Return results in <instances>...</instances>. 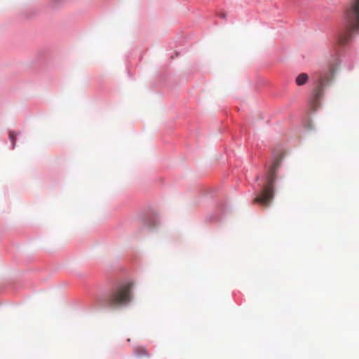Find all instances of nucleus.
I'll use <instances>...</instances> for the list:
<instances>
[{"instance_id": "1", "label": "nucleus", "mask_w": 359, "mask_h": 359, "mask_svg": "<svg viewBox=\"0 0 359 359\" xmlns=\"http://www.w3.org/2000/svg\"><path fill=\"white\" fill-rule=\"evenodd\" d=\"M136 281L134 272L121 266L109 279V287L103 290L94 299V306L97 309L126 307L133 299Z\"/></svg>"}, {"instance_id": "2", "label": "nucleus", "mask_w": 359, "mask_h": 359, "mask_svg": "<svg viewBox=\"0 0 359 359\" xmlns=\"http://www.w3.org/2000/svg\"><path fill=\"white\" fill-rule=\"evenodd\" d=\"M345 28L340 31L337 41L340 46L348 44L353 34L359 31V0H352L344 14Z\"/></svg>"}, {"instance_id": "3", "label": "nucleus", "mask_w": 359, "mask_h": 359, "mask_svg": "<svg viewBox=\"0 0 359 359\" xmlns=\"http://www.w3.org/2000/svg\"><path fill=\"white\" fill-rule=\"evenodd\" d=\"M280 156L276 158L273 161L267 173L266 183L260 194L255 198V202L260 203L265 207L269 205L273 198V184L276 180V171L280 166Z\"/></svg>"}, {"instance_id": "4", "label": "nucleus", "mask_w": 359, "mask_h": 359, "mask_svg": "<svg viewBox=\"0 0 359 359\" xmlns=\"http://www.w3.org/2000/svg\"><path fill=\"white\" fill-rule=\"evenodd\" d=\"M204 197L213 200L212 210L206 215L205 221L209 223L220 224L222 222L224 212V201L222 198L218 197V190L216 188H205L203 191Z\"/></svg>"}, {"instance_id": "5", "label": "nucleus", "mask_w": 359, "mask_h": 359, "mask_svg": "<svg viewBox=\"0 0 359 359\" xmlns=\"http://www.w3.org/2000/svg\"><path fill=\"white\" fill-rule=\"evenodd\" d=\"M334 72L330 70L327 73L319 75L316 87L313 91L312 97L310 100V106L313 110H316L320 104V100L323 96V90L333 79Z\"/></svg>"}, {"instance_id": "6", "label": "nucleus", "mask_w": 359, "mask_h": 359, "mask_svg": "<svg viewBox=\"0 0 359 359\" xmlns=\"http://www.w3.org/2000/svg\"><path fill=\"white\" fill-rule=\"evenodd\" d=\"M138 219L144 226L149 230L157 229L161 224V219L158 212L151 207L144 209L140 213Z\"/></svg>"}, {"instance_id": "7", "label": "nucleus", "mask_w": 359, "mask_h": 359, "mask_svg": "<svg viewBox=\"0 0 359 359\" xmlns=\"http://www.w3.org/2000/svg\"><path fill=\"white\" fill-rule=\"evenodd\" d=\"M133 354L135 357L138 358H141L143 356H150L145 347H135L133 350Z\"/></svg>"}, {"instance_id": "8", "label": "nucleus", "mask_w": 359, "mask_h": 359, "mask_svg": "<svg viewBox=\"0 0 359 359\" xmlns=\"http://www.w3.org/2000/svg\"><path fill=\"white\" fill-rule=\"evenodd\" d=\"M22 133L21 132H15V131H9V133H8V139H9V141L11 142V149H14L15 147V142L17 140V137L18 135H21Z\"/></svg>"}, {"instance_id": "9", "label": "nucleus", "mask_w": 359, "mask_h": 359, "mask_svg": "<svg viewBox=\"0 0 359 359\" xmlns=\"http://www.w3.org/2000/svg\"><path fill=\"white\" fill-rule=\"evenodd\" d=\"M308 79V74L306 73H302L296 78V83L298 86H302L307 82Z\"/></svg>"}, {"instance_id": "10", "label": "nucleus", "mask_w": 359, "mask_h": 359, "mask_svg": "<svg viewBox=\"0 0 359 359\" xmlns=\"http://www.w3.org/2000/svg\"><path fill=\"white\" fill-rule=\"evenodd\" d=\"M66 0H51L50 4V7L53 9H56L60 6H62Z\"/></svg>"}, {"instance_id": "11", "label": "nucleus", "mask_w": 359, "mask_h": 359, "mask_svg": "<svg viewBox=\"0 0 359 359\" xmlns=\"http://www.w3.org/2000/svg\"><path fill=\"white\" fill-rule=\"evenodd\" d=\"M126 69L128 72V76L130 78H132V76H131L130 72L129 55H126Z\"/></svg>"}, {"instance_id": "12", "label": "nucleus", "mask_w": 359, "mask_h": 359, "mask_svg": "<svg viewBox=\"0 0 359 359\" xmlns=\"http://www.w3.org/2000/svg\"><path fill=\"white\" fill-rule=\"evenodd\" d=\"M165 76H163V77L160 79V82L161 85H165V79H164Z\"/></svg>"}, {"instance_id": "13", "label": "nucleus", "mask_w": 359, "mask_h": 359, "mask_svg": "<svg viewBox=\"0 0 359 359\" xmlns=\"http://www.w3.org/2000/svg\"><path fill=\"white\" fill-rule=\"evenodd\" d=\"M174 54H175V57H178V55L180 54V52H178V51H177V50H175V51L174 52Z\"/></svg>"}, {"instance_id": "14", "label": "nucleus", "mask_w": 359, "mask_h": 359, "mask_svg": "<svg viewBox=\"0 0 359 359\" xmlns=\"http://www.w3.org/2000/svg\"><path fill=\"white\" fill-rule=\"evenodd\" d=\"M220 18H224V14H220Z\"/></svg>"}, {"instance_id": "15", "label": "nucleus", "mask_w": 359, "mask_h": 359, "mask_svg": "<svg viewBox=\"0 0 359 359\" xmlns=\"http://www.w3.org/2000/svg\"><path fill=\"white\" fill-rule=\"evenodd\" d=\"M31 16H32L31 15H25V17L27 18H30Z\"/></svg>"}]
</instances>
